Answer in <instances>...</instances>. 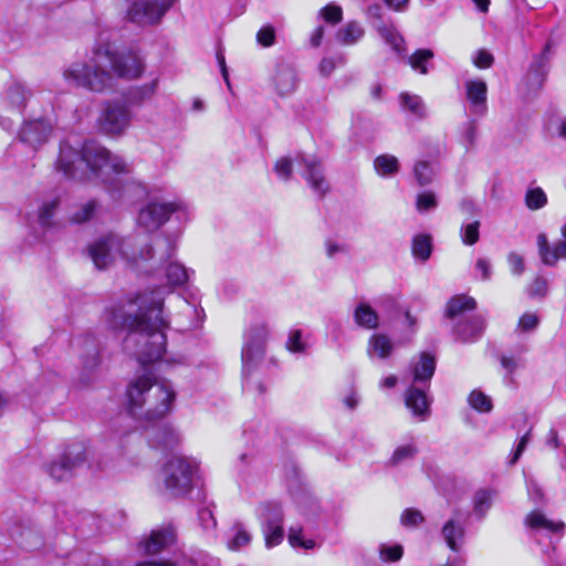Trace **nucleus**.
I'll use <instances>...</instances> for the list:
<instances>
[{"label":"nucleus","instance_id":"1","mask_svg":"<svg viewBox=\"0 0 566 566\" xmlns=\"http://www.w3.org/2000/svg\"><path fill=\"white\" fill-rule=\"evenodd\" d=\"M165 272L168 286L146 290L106 310L112 327L128 331L124 349L142 365L157 361L166 353L170 321L164 311L165 296L189 279V271L178 262H168Z\"/></svg>","mask_w":566,"mask_h":566},{"label":"nucleus","instance_id":"2","mask_svg":"<svg viewBox=\"0 0 566 566\" xmlns=\"http://www.w3.org/2000/svg\"><path fill=\"white\" fill-rule=\"evenodd\" d=\"M144 71V57L138 51H117L108 42H98L84 61H74L63 70V78L72 86L103 93L114 86L115 77L135 80Z\"/></svg>","mask_w":566,"mask_h":566},{"label":"nucleus","instance_id":"3","mask_svg":"<svg viewBox=\"0 0 566 566\" xmlns=\"http://www.w3.org/2000/svg\"><path fill=\"white\" fill-rule=\"evenodd\" d=\"M159 243L165 247V252L156 258L154 248L147 242L108 233L88 244L87 253L98 270L109 269L120 261L136 271L147 272L174 255L175 249L168 241L160 240Z\"/></svg>","mask_w":566,"mask_h":566},{"label":"nucleus","instance_id":"4","mask_svg":"<svg viewBox=\"0 0 566 566\" xmlns=\"http://www.w3.org/2000/svg\"><path fill=\"white\" fill-rule=\"evenodd\" d=\"M55 167L65 177L74 179L84 177L85 167L104 184L111 181V174L119 176L130 172V166L124 158L111 154L107 148L95 140H87L83 144L71 140L62 142Z\"/></svg>","mask_w":566,"mask_h":566},{"label":"nucleus","instance_id":"5","mask_svg":"<svg viewBox=\"0 0 566 566\" xmlns=\"http://www.w3.org/2000/svg\"><path fill=\"white\" fill-rule=\"evenodd\" d=\"M176 396V389L169 380L145 371L127 385V410L138 421L155 423L172 410Z\"/></svg>","mask_w":566,"mask_h":566},{"label":"nucleus","instance_id":"6","mask_svg":"<svg viewBox=\"0 0 566 566\" xmlns=\"http://www.w3.org/2000/svg\"><path fill=\"white\" fill-rule=\"evenodd\" d=\"M188 213V206L180 199L169 201L150 198L139 210L137 222L139 227L151 232L164 226L172 214L181 219L187 218Z\"/></svg>","mask_w":566,"mask_h":566},{"label":"nucleus","instance_id":"7","mask_svg":"<svg viewBox=\"0 0 566 566\" xmlns=\"http://www.w3.org/2000/svg\"><path fill=\"white\" fill-rule=\"evenodd\" d=\"M198 469L195 459L174 457L163 468V481L168 495H186L192 485V478Z\"/></svg>","mask_w":566,"mask_h":566},{"label":"nucleus","instance_id":"8","mask_svg":"<svg viewBox=\"0 0 566 566\" xmlns=\"http://www.w3.org/2000/svg\"><path fill=\"white\" fill-rule=\"evenodd\" d=\"M32 91L22 82L13 81L3 90L0 97V126L8 132L14 130L17 117L23 113Z\"/></svg>","mask_w":566,"mask_h":566},{"label":"nucleus","instance_id":"9","mask_svg":"<svg viewBox=\"0 0 566 566\" xmlns=\"http://www.w3.org/2000/svg\"><path fill=\"white\" fill-rule=\"evenodd\" d=\"M269 336V328L264 323L252 325L244 335L242 347V375L244 387L249 388V374L264 356V345Z\"/></svg>","mask_w":566,"mask_h":566},{"label":"nucleus","instance_id":"10","mask_svg":"<svg viewBox=\"0 0 566 566\" xmlns=\"http://www.w3.org/2000/svg\"><path fill=\"white\" fill-rule=\"evenodd\" d=\"M54 123L49 116H38L25 118L17 134V138L22 144L38 150L49 142L53 134Z\"/></svg>","mask_w":566,"mask_h":566},{"label":"nucleus","instance_id":"11","mask_svg":"<svg viewBox=\"0 0 566 566\" xmlns=\"http://www.w3.org/2000/svg\"><path fill=\"white\" fill-rule=\"evenodd\" d=\"M132 113L126 103L109 101L104 104L98 117L99 129L109 136H119L129 127Z\"/></svg>","mask_w":566,"mask_h":566},{"label":"nucleus","instance_id":"12","mask_svg":"<svg viewBox=\"0 0 566 566\" xmlns=\"http://www.w3.org/2000/svg\"><path fill=\"white\" fill-rule=\"evenodd\" d=\"M177 0H135L127 10L128 19L140 25L158 23Z\"/></svg>","mask_w":566,"mask_h":566},{"label":"nucleus","instance_id":"13","mask_svg":"<svg viewBox=\"0 0 566 566\" xmlns=\"http://www.w3.org/2000/svg\"><path fill=\"white\" fill-rule=\"evenodd\" d=\"M297 161L303 165L302 176L311 190L323 198L329 191V184L325 176L322 160L315 155L297 156Z\"/></svg>","mask_w":566,"mask_h":566},{"label":"nucleus","instance_id":"14","mask_svg":"<svg viewBox=\"0 0 566 566\" xmlns=\"http://www.w3.org/2000/svg\"><path fill=\"white\" fill-rule=\"evenodd\" d=\"M86 461V448L82 443L70 446L62 457L49 465V474L56 481L72 475V472Z\"/></svg>","mask_w":566,"mask_h":566},{"label":"nucleus","instance_id":"15","mask_svg":"<svg viewBox=\"0 0 566 566\" xmlns=\"http://www.w3.org/2000/svg\"><path fill=\"white\" fill-rule=\"evenodd\" d=\"M366 13L369 19L375 20L374 27L381 39L389 44L396 53L405 54L406 46L401 34L392 24H387L381 21L382 7L378 3L371 4L367 8Z\"/></svg>","mask_w":566,"mask_h":566},{"label":"nucleus","instance_id":"16","mask_svg":"<svg viewBox=\"0 0 566 566\" xmlns=\"http://www.w3.org/2000/svg\"><path fill=\"white\" fill-rule=\"evenodd\" d=\"M178 312L175 317L179 329L188 331L201 326L205 319V312L196 303L189 302L180 296L176 297Z\"/></svg>","mask_w":566,"mask_h":566},{"label":"nucleus","instance_id":"17","mask_svg":"<svg viewBox=\"0 0 566 566\" xmlns=\"http://www.w3.org/2000/svg\"><path fill=\"white\" fill-rule=\"evenodd\" d=\"M271 84L279 96L286 97L292 95L298 84L295 69L285 62L277 63L271 76Z\"/></svg>","mask_w":566,"mask_h":566},{"label":"nucleus","instance_id":"18","mask_svg":"<svg viewBox=\"0 0 566 566\" xmlns=\"http://www.w3.org/2000/svg\"><path fill=\"white\" fill-rule=\"evenodd\" d=\"M465 96L471 113L483 116L486 113L488 85L483 80H468L464 84Z\"/></svg>","mask_w":566,"mask_h":566},{"label":"nucleus","instance_id":"19","mask_svg":"<svg viewBox=\"0 0 566 566\" xmlns=\"http://www.w3.org/2000/svg\"><path fill=\"white\" fill-rule=\"evenodd\" d=\"M536 241L539 259L545 265L555 266L559 260H566V241L549 244L544 233H539Z\"/></svg>","mask_w":566,"mask_h":566},{"label":"nucleus","instance_id":"20","mask_svg":"<svg viewBox=\"0 0 566 566\" xmlns=\"http://www.w3.org/2000/svg\"><path fill=\"white\" fill-rule=\"evenodd\" d=\"M175 541L176 531L171 525H167L153 531L142 545L145 554L156 555L172 545Z\"/></svg>","mask_w":566,"mask_h":566},{"label":"nucleus","instance_id":"21","mask_svg":"<svg viewBox=\"0 0 566 566\" xmlns=\"http://www.w3.org/2000/svg\"><path fill=\"white\" fill-rule=\"evenodd\" d=\"M429 385H423V387L419 388L416 384H412L405 397L407 408L411 410L413 416L419 417L420 420H424L430 413V401L426 394Z\"/></svg>","mask_w":566,"mask_h":566},{"label":"nucleus","instance_id":"22","mask_svg":"<svg viewBox=\"0 0 566 566\" xmlns=\"http://www.w3.org/2000/svg\"><path fill=\"white\" fill-rule=\"evenodd\" d=\"M484 327L485 322L481 316H471L469 319L458 321L453 333L460 342H474L482 336Z\"/></svg>","mask_w":566,"mask_h":566},{"label":"nucleus","instance_id":"23","mask_svg":"<svg viewBox=\"0 0 566 566\" xmlns=\"http://www.w3.org/2000/svg\"><path fill=\"white\" fill-rule=\"evenodd\" d=\"M255 514L261 528L281 525L284 521L282 506L275 501L260 503L255 509Z\"/></svg>","mask_w":566,"mask_h":566},{"label":"nucleus","instance_id":"24","mask_svg":"<svg viewBox=\"0 0 566 566\" xmlns=\"http://www.w3.org/2000/svg\"><path fill=\"white\" fill-rule=\"evenodd\" d=\"M525 525L533 531L545 532L547 534L562 535L565 530L564 522L549 520L539 511H533L527 514Z\"/></svg>","mask_w":566,"mask_h":566},{"label":"nucleus","instance_id":"25","mask_svg":"<svg viewBox=\"0 0 566 566\" xmlns=\"http://www.w3.org/2000/svg\"><path fill=\"white\" fill-rule=\"evenodd\" d=\"M553 44L548 41L542 53L534 60L527 74L528 82L535 87L542 86L547 72L548 62L552 54Z\"/></svg>","mask_w":566,"mask_h":566},{"label":"nucleus","instance_id":"26","mask_svg":"<svg viewBox=\"0 0 566 566\" xmlns=\"http://www.w3.org/2000/svg\"><path fill=\"white\" fill-rule=\"evenodd\" d=\"M394 352L392 340L385 334H373L367 344V354L370 358L387 359Z\"/></svg>","mask_w":566,"mask_h":566},{"label":"nucleus","instance_id":"27","mask_svg":"<svg viewBox=\"0 0 566 566\" xmlns=\"http://www.w3.org/2000/svg\"><path fill=\"white\" fill-rule=\"evenodd\" d=\"M354 322L357 326L365 329H376L379 327V316L377 312L366 302H359L354 308Z\"/></svg>","mask_w":566,"mask_h":566},{"label":"nucleus","instance_id":"28","mask_svg":"<svg viewBox=\"0 0 566 566\" xmlns=\"http://www.w3.org/2000/svg\"><path fill=\"white\" fill-rule=\"evenodd\" d=\"M436 370L434 357L423 353L419 360L412 366V381L413 384L423 382L429 385V380L432 378Z\"/></svg>","mask_w":566,"mask_h":566},{"label":"nucleus","instance_id":"29","mask_svg":"<svg viewBox=\"0 0 566 566\" xmlns=\"http://www.w3.org/2000/svg\"><path fill=\"white\" fill-rule=\"evenodd\" d=\"M441 533L448 547L453 552H458L464 539V527L462 523L451 518L446 522Z\"/></svg>","mask_w":566,"mask_h":566},{"label":"nucleus","instance_id":"30","mask_svg":"<svg viewBox=\"0 0 566 566\" xmlns=\"http://www.w3.org/2000/svg\"><path fill=\"white\" fill-rule=\"evenodd\" d=\"M476 306L474 298L467 295H457L452 297L446 308V315L450 319H457L467 311H472Z\"/></svg>","mask_w":566,"mask_h":566},{"label":"nucleus","instance_id":"31","mask_svg":"<svg viewBox=\"0 0 566 566\" xmlns=\"http://www.w3.org/2000/svg\"><path fill=\"white\" fill-rule=\"evenodd\" d=\"M438 165L431 160H418L413 165V176L421 187L430 185L438 174Z\"/></svg>","mask_w":566,"mask_h":566},{"label":"nucleus","instance_id":"32","mask_svg":"<svg viewBox=\"0 0 566 566\" xmlns=\"http://www.w3.org/2000/svg\"><path fill=\"white\" fill-rule=\"evenodd\" d=\"M364 35V29L356 21H350L339 28L335 34L336 40L343 45H354Z\"/></svg>","mask_w":566,"mask_h":566},{"label":"nucleus","instance_id":"33","mask_svg":"<svg viewBox=\"0 0 566 566\" xmlns=\"http://www.w3.org/2000/svg\"><path fill=\"white\" fill-rule=\"evenodd\" d=\"M179 434L170 427H160L149 442L154 448H170L178 443Z\"/></svg>","mask_w":566,"mask_h":566},{"label":"nucleus","instance_id":"34","mask_svg":"<svg viewBox=\"0 0 566 566\" xmlns=\"http://www.w3.org/2000/svg\"><path fill=\"white\" fill-rule=\"evenodd\" d=\"M374 167L379 176L387 178L398 172L399 161L397 157L384 154L375 158Z\"/></svg>","mask_w":566,"mask_h":566},{"label":"nucleus","instance_id":"35","mask_svg":"<svg viewBox=\"0 0 566 566\" xmlns=\"http://www.w3.org/2000/svg\"><path fill=\"white\" fill-rule=\"evenodd\" d=\"M60 206L59 198H52L42 202L38 211V221L42 227L52 226V219Z\"/></svg>","mask_w":566,"mask_h":566},{"label":"nucleus","instance_id":"36","mask_svg":"<svg viewBox=\"0 0 566 566\" xmlns=\"http://www.w3.org/2000/svg\"><path fill=\"white\" fill-rule=\"evenodd\" d=\"M432 251L431 237L428 234H418L412 241V254L415 258L426 261L430 258Z\"/></svg>","mask_w":566,"mask_h":566},{"label":"nucleus","instance_id":"37","mask_svg":"<svg viewBox=\"0 0 566 566\" xmlns=\"http://www.w3.org/2000/svg\"><path fill=\"white\" fill-rule=\"evenodd\" d=\"M232 537L228 541L227 546L230 551L237 552L242 547H245L251 542V535L243 527L242 524H235L232 527Z\"/></svg>","mask_w":566,"mask_h":566},{"label":"nucleus","instance_id":"38","mask_svg":"<svg viewBox=\"0 0 566 566\" xmlns=\"http://www.w3.org/2000/svg\"><path fill=\"white\" fill-rule=\"evenodd\" d=\"M400 103L403 109L412 113L417 117L426 116V107L420 96L402 93Z\"/></svg>","mask_w":566,"mask_h":566},{"label":"nucleus","instance_id":"39","mask_svg":"<svg viewBox=\"0 0 566 566\" xmlns=\"http://www.w3.org/2000/svg\"><path fill=\"white\" fill-rule=\"evenodd\" d=\"M433 57V52L429 49H420L417 50L413 54H411L408 59L410 66L419 72L420 74H427L428 69L426 63Z\"/></svg>","mask_w":566,"mask_h":566},{"label":"nucleus","instance_id":"40","mask_svg":"<svg viewBox=\"0 0 566 566\" xmlns=\"http://www.w3.org/2000/svg\"><path fill=\"white\" fill-rule=\"evenodd\" d=\"M539 316L534 312H526L518 318V322L515 327V333L517 334H526L533 333L537 329L539 325Z\"/></svg>","mask_w":566,"mask_h":566},{"label":"nucleus","instance_id":"41","mask_svg":"<svg viewBox=\"0 0 566 566\" xmlns=\"http://www.w3.org/2000/svg\"><path fill=\"white\" fill-rule=\"evenodd\" d=\"M468 402L479 412H490L493 408L491 398L478 389L469 395Z\"/></svg>","mask_w":566,"mask_h":566},{"label":"nucleus","instance_id":"42","mask_svg":"<svg viewBox=\"0 0 566 566\" xmlns=\"http://www.w3.org/2000/svg\"><path fill=\"white\" fill-rule=\"evenodd\" d=\"M493 500V493L489 490H480L474 495V513L483 517L490 510Z\"/></svg>","mask_w":566,"mask_h":566},{"label":"nucleus","instance_id":"43","mask_svg":"<svg viewBox=\"0 0 566 566\" xmlns=\"http://www.w3.org/2000/svg\"><path fill=\"white\" fill-rule=\"evenodd\" d=\"M261 531L264 536L265 546L268 548L277 546L279 544L282 543V541L284 538L283 524L264 527V528H261Z\"/></svg>","mask_w":566,"mask_h":566},{"label":"nucleus","instance_id":"44","mask_svg":"<svg viewBox=\"0 0 566 566\" xmlns=\"http://www.w3.org/2000/svg\"><path fill=\"white\" fill-rule=\"evenodd\" d=\"M97 202L95 200L87 201L86 203L78 207V209L71 216L73 223H84L88 221L95 213Z\"/></svg>","mask_w":566,"mask_h":566},{"label":"nucleus","instance_id":"45","mask_svg":"<svg viewBox=\"0 0 566 566\" xmlns=\"http://www.w3.org/2000/svg\"><path fill=\"white\" fill-rule=\"evenodd\" d=\"M378 551L380 559L385 563L398 562L403 554V547L400 544H380Z\"/></svg>","mask_w":566,"mask_h":566},{"label":"nucleus","instance_id":"46","mask_svg":"<svg viewBox=\"0 0 566 566\" xmlns=\"http://www.w3.org/2000/svg\"><path fill=\"white\" fill-rule=\"evenodd\" d=\"M302 528L298 526H291L289 530V543L293 547H302L304 549H313L316 545L313 539H304L302 535Z\"/></svg>","mask_w":566,"mask_h":566},{"label":"nucleus","instance_id":"47","mask_svg":"<svg viewBox=\"0 0 566 566\" xmlns=\"http://www.w3.org/2000/svg\"><path fill=\"white\" fill-rule=\"evenodd\" d=\"M525 203L528 209L537 210L547 203V197L542 188H533L526 192Z\"/></svg>","mask_w":566,"mask_h":566},{"label":"nucleus","instance_id":"48","mask_svg":"<svg viewBox=\"0 0 566 566\" xmlns=\"http://www.w3.org/2000/svg\"><path fill=\"white\" fill-rule=\"evenodd\" d=\"M479 228L480 221L478 220L463 224L461 228L462 242L467 245H473L474 243H476L480 238Z\"/></svg>","mask_w":566,"mask_h":566},{"label":"nucleus","instance_id":"49","mask_svg":"<svg viewBox=\"0 0 566 566\" xmlns=\"http://www.w3.org/2000/svg\"><path fill=\"white\" fill-rule=\"evenodd\" d=\"M318 15L326 23L336 24L343 19V10L339 6L329 3L319 10Z\"/></svg>","mask_w":566,"mask_h":566},{"label":"nucleus","instance_id":"50","mask_svg":"<svg viewBox=\"0 0 566 566\" xmlns=\"http://www.w3.org/2000/svg\"><path fill=\"white\" fill-rule=\"evenodd\" d=\"M273 170L281 180L287 181L293 174V160L290 157L279 158L274 164Z\"/></svg>","mask_w":566,"mask_h":566},{"label":"nucleus","instance_id":"51","mask_svg":"<svg viewBox=\"0 0 566 566\" xmlns=\"http://www.w3.org/2000/svg\"><path fill=\"white\" fill-rule=\"evenodd\" d=\"M437 205V197L432 191H423L417 196L416 208L419 212H426L434 209Z\"/></svg>","mask_w":566,"mask_h":566},{"label":"nucleus","instance_id":"52","mask_svg":"<svg viewBox=\"0 0 566 566\" xmlns=\"http://www.w3.org/2000/svg\"><path fill=\"white\" fill-rule=\"evenodd\" d=\"M286 348L294 354H302L306 352V344L302 339V332L298 329L292 331L286 340Z\"/></svg>","mask_w":566,"mask_h":566},{"label":"nucleus","instance_id":"53","mask_svg":"<svg viewBox=\"0 0 566 566\" xmlns=\"http://www.w3.org/2000/svg\"><path fill=\"white\" fill-rule=\"evenodd\" d=\"M198 521L201 527L207 531L211 532L217 526V521L214 518L213 512L210 507H201L198 511Z\"/></svg>","mask_w":566,"mask_h":566},{"label":"nucleus","instance_id":"54","mask_svg":"<svg viewBox=\"0 0 566 566\" xmlns=\"http://www.w3.org/2000/svg\"><path fill=\"white\" fill-rule=\"evenodd\" d=\"M416 452H417V449L415 448L413 444L400 446L394 451L392 457H391V462L394 464H400V463L405 462L406 460L413 458Z\"/></svg>","mask_w":566,"mask_h":566},{"label":"nucleus","instance_id":"55","mask_svg":"<svg viewBox=\"0 0 566 566\" xmlns=\"http://www.w3.org/2000/svg\"><path fill=\"white\" fill-rule=\"evenodd\" d=\"M256 42L264 46L270 48L275 43V30L272 25H263L256 33Z\"/></svg>","mask_w":566,"mask_h":566},{"label":"nucleus","instance_id":"56","mask_svg":"<svg viewBox=\"0 0 566 566\" xmlns=\"http://www.w3.org/2000/svg\"><path fill=\"white\" fill-rule=\"evenodd\" d=\"M345 63V60L343 56L337 57H324L322 59L319 63V74L324 77L329 76L334 70L337 67V65H343Z\"/></svg>","mask_w":566,"mask_h":566},{"label":"nucleus","instance_id":"57","mask_svg":"<svg viewBox=\"0 0 566 566\" xmlns=\"http://www.w3.org/2000/svg\"><path fill=\"white\" fill-rule=\"evenodd\" d=\"M296 502L301 513L306 516L308 514H316L318 511V504L311 495H302Z\"/></svg>","mask_w":566,"mask_h":566},{"label":"nucleus","instance_id":"58","mask_svg":"<svg viewBox=\"0 0 566 566\" xmlns=\"http://www.w3.org/2000/svg\"><path fill=\"white\" fill-rule=\"evenodd\" d=\"M422 521V514L419 511L412 509L405 510L400 517V522L405 526H416Z\"/></svg>","mask_w":566,"mask_h":566},{"label":"nucleus","instance_id":"59","mask_svg":"<svg viewBox=\"0 0 566 566\" xmlns=\"http://www.w3.org/2000/svg\"><path fill=\"white\" fill-rule=\"evenodd\" d=\"M507 262L511 269V272L514 275H521L524 272V259L516 252H511L507 255Z\"/></svg>","mask_w":566,"mask_h":566},{"label":"nucleus","instance_id":"60","mask_svg":"<svg viewBox=\"0 0 566 566\" xmlns=\"http://www.w3.org/2000/svg\"><path fill=\"white\" fill-rule=\"evenodd\" d=\"M473 63L479 69H488L493 64V56L485 50H479L473 56Z\"/></svg>","mask_w":566,"mask_h":566},{"label":"nucleus","instance_id":"61","mask_svg":"<svg viewBox=\"0 0 566 566\" xmlns=\"http://www.w3.org/2000/svg\"><path fill=\"white\" fill-rule=\"evenodd\" d=\"M157 86H158V81L157 80H154L153 82L148 83V84H144L142 86H138L135 91V94L140 98V99H148L150 98L156 90H157Z\"/></svg>","mask_w":566,"mask_h":566},{"label":"nucleus","instance_id":"62","mask_svg":"<svg viewBox=\"0 0 566 566\" xmlns=\"http://www.w3.org/2000/svg\"><path fill=\"white\" fill-rule=\"evenodd\" d=\"M530 440H531V430H528L520 439V442H518V444H517V447H516V449H515V451H514V453H513V455H512V458L510 460L511 464H514V463H516L520 460V458H521L522 453L524 452L525 448L527 447Z\"/></svg>","mask_w":566,"mask_h":566},{"label":"nucleus","instance_id":"63","mask_svg":"<svg viewBox=\"0 0 566 566\" xmlns=\"http://www.w3.org/2000/svg\"><path fill=\"white\" fill-rule=\"evenodd\" d=\"M547 291V282L543 277H536L530 286V294L532 296H543Z\"/></svg>","mask_w":566,"mask_h":566},{"label":"nucleus","instance_id":"64","mask_svg":"<svg viewBox=\"0 0 566 566\" xmlns=\"http://www.w3.org/2000/svg\"><path fill=\"white\" fill-rule=\"evenodd\" d=\"M501 365L509 374H513L518 367H521V359L503 355L501 357Z\"/></svg>","mask_w":566,"mask_h":566}]
</instances>
